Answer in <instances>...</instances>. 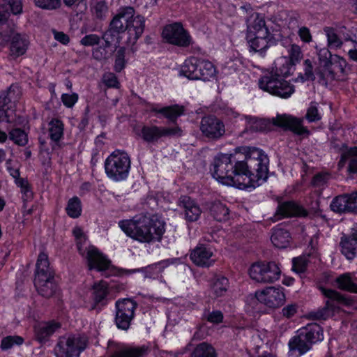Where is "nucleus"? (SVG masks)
Instances as JSON below:
<instances>
[{
	"label": "nucleus",
	"instance_id": "1",
	"mask_svg": "<svg viewBox=\"0 0 357 357\" xmlns=\"http://www.w3.org/2000/svg\"><path fill=\"white\" fill-rule=\"evenodd\" d=\"M268 158L261 150L238 147L234 154L221 153L215 159L213 176L225 185L255 188L267 178Z\"/></svg>",
	"mask_w": 357,
	"mask_h": 357
},
{
	"label": "nucleus",
	"instance_id": "2",
	"mask_svg": "<svg viewBox=\"0 0 357 357\" xmlns=\"http://www.w3.org/2000/svg\"><path fill=\"white\" fill-rule=\"evenodd\" d=\"M118 225L127 236L139 243L160 241L165 231V222L158 215H137L119 221Z\"/></svg>",
	"mask_w": 357,
	"mask_h": 357
},
{
	"label": "nucleus",
	"instance_id": "3",
	"mask_svg": "<svg viewBox=\"0 0 357 357\" xmlns=\"http://www.w3.org/2000/svg\"><path fill=\"white\" fill-rule=\"evenodd\" d=\"M292 73V66L289 61L285 58H278L272 70L259 78V87L273 96L289 98L295 91L294 85L287 80Z\"/></svg>",
	"mask_w": 357,
	"mask_h": 357
},
{
	"label": "nucleus",
	"instance_id": "4",
	"mask_svg": "<svg viewBox=\"0 0 357 357\" xmlns=\"http://www.w3.org/2000/svg\"><path fill=\"white\" fill-rule=\"evenodd\" d=\"M318 61L313 68L311 61L307 59L304 62L305 75L307 79H315V75L326 83L336 78L338 73H343L347 66L346 61L338 55H332L326 48H321L317 52Z\"/></svg>",
	"mask_w": 357,
	"mask_h": 357
},
{
	"label": "nucleus",
	"instance_id": "5",
	"mask_svg": "<svg viewBox=\"0 0 357 357\" xmlns=\"http://www.w3.org/2000/svg\"><path fill=\"white\" fill-rule=\"evenodd\" d=\"M72 234L79 255L86 259L89 269H94L99 272L112 269L110 260L97 248L90 244L88 236L82 227L79 225L73 227Z\"/></svg>",
	"mask_w": 357,
	"mask_h": 357
},
{
	"label": "nucleus",
	"instance_id": "6",
	"mask_svg": "<svg viewBox=\"0 0 357 357\" xmlns=\"http://www.w3.org/2000/svg\"><path fill=\"white\" fill-rule=\"evenodd\" d=\"M245 39L250 52H261L268 47L273 36L262 15L255 13L248 20Z\"/></svg>",
	"mask_w": 357,
	"mask_h": 357
},
{
	"label": "nucleus",
	"instance_id": "7",
	"mask_svg": "<svg viewBox=\"0 0 357 357\" xmlns=\"http://www.w3.org/2000/svg\"><path fill=\"white\" fill-rule=\"evenodd\" d=\"M131 165L128 154L121 150L113 151L105 161V171L109 178L119 182L126 180Z\"/></svg>",
	"mask_w": 357,
	"mask_h": 357
},
{
	"label": "nucleus",
	"instance_id": "8",
	"mask_svg": "<svg viewBox=\"0 0 357 357\" xmlns=\"http://www.w3.org/2000/svg\"><path fill=\"white\" fill-rule=\"evenodd\" d=\"M281 273L279 264L275 261H257L248 269L250 278L261 284L274 283L280 279Z\"/></svg>",
	"mask_w": 357,
	"mask_h": 357
},
{
	"label": "nucleus",
	"instance_id": "9",
	"mask_svg": "<svg viewBox=\"0 0 357 357\" xmlns=\"http://www.w3.org/2000/svg\"><path fill=\"white\" fill-rule=\"evenodd\" d=\"M20 90L16 85H12L8 91L0 94V121L13 123L17 126L21 123L20 119H16L13 109L15 102L20 96Z\"/></svg>",
	"mask_w": 357,
	"mask_h": 357
},
{
	"label": "nucleus",
	"instance_id": "10",
	"mask_svg": "<svg viewBox=\"0 0 357 357\" xmlns=\"http://www.w3.org/2000/svg\"><path fill=\"white\" fill-rule=\"evenodd\" d=\"M86 346V339L84 337H63L55 348V354L56 357H78Z\"/></svg>",
	"mask_w": 357,
	"mask_h": 357
},
{
	"label": "nucleus",
	"instance_id": "11",
	"mask_svg": "<svg viewBox=\"0 0 357 357\" xmlns=\"http://www.w3.org/2000/svg\"><path fill=\"white\" fill-rule=\"evenodd\" d=\"M255 298L266 307L276 309L286 301L284 289L281 287L270 286L255 291Z\"/></svg>",
	"mask_w": 357,
	"mask_h": 357
},
{
	"label": "nucleus",
	"instance_id": "12",
	"mask_svg": "<svg viewBox=\"0 0 357 357\" xmlns=\"http://www.w3.org/2000/svg\"><path fill=\"white\" fill-rule=\"evenodd\" d=\"M162 37L167 43L178 47H188L192 44V38L181 23L166 25Z\"/></svg>",
	"mask_w": 357,
	"mask_h": 357
},
{
	"label": "nucleus",
	"instance_id": "13",
	"mask_svg": "<svg viewBox=\"0 0 357 357\" xmlns=\"http://www.w3.org/2000/svg\"><path fill=\"white\" fill-rule=\"evenodd\" d=\"M136 307V303L131 299L124 298L116 301L115 321L119 328L127 330L129 328Z\"/></svg>",
	"mask_w": 357,
	"mask_h": 357
},
{
	"label": "nucleus",
	"instance_id": "14",
	"mask_svg": "<svg viewBox=\"0 0 357 357\" xmlns=\"http://www.w3.org/2000/svg\"><path fill=\"white\" fill-rule=\"evenodd\" d=\"M320 290L328 300L326 302V307L319 312V318L326 319L333 316L335 310L339 308V304L347 303V299L335 290L324 287H320Z\"/></svg>",
	"mask_w": 357,
	"mask_h": 357
},
{
	"label": "nucleus",
	"instance_id": "15",
	"mask_svg": "<svg viewBox=\"0 0 357 357\" xmlns=\"http://www.w3.org/2000/svg\"><path fill=\"white\" fill-rule=\"evenodd\" d=\"M200 130L208 138L217 139L225 133L224 123L215 116L204 117L201 121Z\"/></svg>",
	"mask_w": 357,
	"mask_h": 357
},
{
	"label": "nucleus",
	"instance_id": "16",
	"mask_svg": "<svg viewBox=\"0 0 357 357\" xmlns=\"http://www.w3.org/2000/svg\"><path fill=\"white\" fill-rule=\"evenodd\" d=\"M132 16H134L133 8L128 6L120 8L113 17L107 31H111V34L119 37V33L126 30L129 20Z\"/></svg>",
	"mask_w": 357,
	"mask_h": 357
},
{
	"label": "nucleus",
	"instance_id": "17",
	"mask_svg": "<svg viewBox=\"0 0 357 357\" xmlns=\"http://www.w3.org/2000/svg\"><path fill=\"white\" fill-rule=\"evenodd\" d=\"M181 130L178 127L162 128L157 126H144L142 130L143 139L148 142L158 141L162 137L180 135Z\"/></svg>",
	"mask_w": 357,
	"mask_h": 357
},
{
	"label": "nucleus",
	"instance_id": "18",
	"mask_svg": "<svg viewBox=\"0 0 357 357\" xmlns=\"http://www.w3.org/2000/svg\"><path fill=\"white\" fill-rule=\"evenodd\" d=\"M215 249L208 245H198L190 254V259L199 266H210L215 262Z\"/></svg>",
	"mask_w": 357,
	"mask_h": 357
},
{
	"label": "nucleus",
	"instance_id": "19",
	"mask_svg": "<svg viewBox=\"0 0 357 357\" xmlns=\"http://www.w3.org/2000/svg\"><path fill=\"white\" fill-rule=\"evenodd\" d=\"M104 44L96 47L93 51V56L96 60L107 59L114 52V47L119 42V37L111 34V31H106L103 35Z\"/></svg>",
	"mask_w": 357,
	"mask_h": 357
},
{
	"label": "nucleus",
	"instance_id": "20",
	"mask_svg": "<svg viewBox=\"0 0 357 357\" xmlns=\"http://www.w3.org/2000/svg\"><path fill=\"white\" fill-rule=\"evenodd\" d=\"M289 357H301L312 349V345L305 339L300 329L297 334L292 337L288 342Z\"/></svg>",
	"mask_w": 357,
	"mask_h": 357
},
{
	"label": "nucleus",
	"instance_id": "21",
	"mask_svg": "<svg viewBox=\"0 0 357 357\" xmlns=\"http://www.w3.org/2000/svg\"><path fill=\"white\" fill-rule=\"evenodd\" d=\"M303 119L294 117L290 115L282 114L278 115L274 119V123L277 126L291 130L298 135L309 134V131L305 128L302 123Z\"/></svg>",
	"mask_w": 357,
	"mask_h": 357
},
{
	"label": "nucleus",
	"instance_id": "22",
	"mask_svg": "<svg viewBox=\"0 0 357 357\" xmlns=\"http://www.w3.org/2000/svg\"><path fill=\"white\" fill-rule=\"evenodd\" d=\"M145 26L144 17L140 15H136L134 10V16L129 20L127 29L130 44H135L144 32Z\"/></svg>",
	"mask_w": 357,
	"mask_h": 357
},
{
	"label": "nucleus",
	"instance_id": "23",
	"mask_svg": "<svg viewBox=\"0 0 357 357\" xmlns=\"http://www.w3.org/2000/svg\"><path fill=\"white\" fill-rule=\"evenodd\" d=\"M93 303L91 309H96L99 305L107 304V297L109 294L108 285L106 282L99 281L95 282L91 287Z\"/></svg>",
	"mask_w": 357,
	"mask_h": 357
},
{
	"label": "nucleus",
	"instance_id": "24",
	"mask_svg": "<svg viewBox=\"0 0 357 357\" xmlns=\"http://www.w3.org/2000/svg\"><path fill=\"white\" fill-rule=\"evenodd\" d=\"M229 287L228 279L223 275H215L210 280L209 294L212 298L224 296Z\"/></svg>",
	"mask_w": 357,
	"mask_h": 357
},
{
	"label": "nucleus",
	"instance_id": "25",
	"mask_svg": "<svg viewBox=\"0 0 357 357\" xmlns=\"http://www.w3.org/2000/svg\"><path fill=\"white\" fill-rule=\"evenodd\" d=\"M305 211L293 202H286L278 206L276 215L278 218L291 216H305Z\"/></svg>",
	"mask_w": 357,
	"mask_h": 357
},
{
	"label": "nucleus",
	"instance_id": "26",
	"mask_svg": "<svg viewBox=\"0 0 357 357\" xmlns=\"http://www.w3.org/2000/svg\"><path fill=\"white\" fill-rule=\"evenodd\" d=\"M341 252L348 259L357 255V230L349 236H344L340 242Z\"/></svg>",
	"mask_w": 357,
	"mask_h": 357
},
{
	"label": "nucleus",
	"instance_id": "27",
	"mask_svg": "<svg viewBox=\"0 0 357 357\" xmlns=\"http://www.w3.org/2000/svg\"><path fill=\"white\" fill-rule=\"evenodd\" d=\"M201 59L191 57L186 59L181 66V74L190 79H199Z\"/></svg>",
	"mask_w": 357,
	"mask_h": 357
},
{
	"label": "nucleus",
	"instance_id": "28",
	"mask_svg": "<svg viewBox=\"0 0 357 357\" xmlns=\"http://www.w3.org/2000/svg\"><path fill=\"white\" fill-rule=\"evenodd\" d=\"M29 41L25 36L17 33H12L10 36V51L14 56H19L24 54L28 47Z\"/></svg>",
	"mask_w": 357,
	"mask_h": 357
},
{
	"label": "nucleus",
	"instance_id": "29",
	"mask_svg": "<svg viewBox=\"0 0 357 357\" xmlns=\"http://www.w3.org/2000/svg\"><path fill=\"white\" fill-rule=\"evenodd\" d=\"M34 284L39 294L45 297L52 296L56 288L53 275L50 277L35 279Z\"/></svg>",
	"mask_w": 357,
	"mask_h": 357
},
{
	"label": "nucleus",
	"instance_id": "30",
	"mask_svg": "<svg viewBox=\"0 0 357 357\" xmlns=\"http://www.w3.org/2000/svg\"><path fill=\"white\" fill-rule=\"evenodd\" d=\"M300 331L303 333L305 339L312 346L324 340L323 330L321 326L317 324L313 323L308 324L300 328Z\"/></svg>",
	"mask_w": 357,
	"mask_h": 357
},
{
	"label": "nucleus",
	"instance_id": "31",
	"mask_svg": "<svg viewBox=\"0 0 357 357\" xmlns=\"http://www.w3.org/2000/svg\"><path fill=\"white\" fill-rule=\"evenodd\" d=\"M180 202L184 208L186 220L193 222L199 218L202 211L192 199L188 197H183L181 199Z\"/></svg>",
	"mask_w": 357,
	"mask_h": 357
},
{
	"label": "nucleus",
	"instance_id": "32",
	"mask_svg": "<svg viewBox=\"0 0 357 357\" xmlns=\"http://www.w3.org/2000/svg\"><path fill=\"white\" fill-rule=\"evenodd\" d=\"M60 328V324L55 321L39 324L35 328L36 336L38 341L44 342Z\"/></svg>",
	"mask_w": 357,
	"mask_h": 357
},
{
	"label": "nucleus",
	"instance_id": "33",
	"mask_svg": "<svg viewBox=\"0 0 357 357\" xmlns=\"http://www.w3.org/2000/svg\"><path fill=\"white\" fill-rule=\"evenodd\" d=\"M271 240L272 243L278 248H284L289 245L291 236L288 231L282 227L273 229Z\"/></svg>",
	"mask_w": 357,
	"mask_h": 357
},
{
	"label": "nucleus",
	"instance_id": "34",
	"mask_svg": "<svg viewBox=\"0 0 357 357\" xmlns=\"http://www.w3.org/2000/svg\"><path fill=\"white\" fill-rule=\"evenodd\" d=\"M199 72V79L204 81H211L216 79L218 77L216 67L208 60L201 59Z\"/></svg>",
	"mask_w": 357,
	"mask_h": 357
},
{
	"label": "nucleus",
	"instance_id": "35",
	"mask_svg": "<svg viewBox=\"0 0 357 357\" xmlns=\"http://www.w3.org/2000/svg\"><path fill=\"white\" fill-rule=\"evenodd\" d=\"M52 275L53 272L49 266L47 255L44 252L40 253L36 263L35 279L50 277Z\"/></svg>",
	"mask_w": 357,
	"mask_h": 357
},
{
	"label": "nucleus",
	"instance_id": "36",
	"mask_svg": "<svg viewBox=\"0 0 357 357\" xmlns=\"http://www.w3.org/2000/svg\"><path fill=\"white\" fill-rule=\"evenodd\" d=\"M155 113L161 114L170 121H175L183 112V107L178 105L169 107L153 106L151 109Z\"/></svg>",
	"mask_w": 357,
	"mask_h": 357
},
{
	"label": "nucleus",
	"instance_id": "37",
	"mask_svg": "<svg viewBox=\"0 0 357 357\" xmlns=\"http://www.w3.org/2000/svg\"><path fill=\"white\" fill-rule=\"evenodd\" d=\"M242 65L241 59L238 53H232L226 58L222 66V73L225 75L231 74L237 70Z\"/></svg>",
	"mask_w": 357,
	"mask_h": 357
},
{
	"label": "nucleus",
	"instance_id": "38",
	"mask_svg": "<svg viewBox=\"0 0 357 357\" xmlns=\"http://www.w3.org/2000/svg\"><path fill=\"white\" fill-rule=\"evenodd\" d=\"M335 283L340 289L357 293V284L352 280L350 273H344L340 275L336 278Z\"/></svg>",
	"mask_w": 357,
	"mask_h": 357
},
{
	"label": "nucleus",
	"instance_id": "39",
	"mask_svg": "<svg viewBox=\"0 0 357 357\" xmlns=\"http://www.w3.org/2000/svg\"><path fill=\"white\" fill-rule=\"evenodd\" d=\"M350 198L349 195H344L336 197L331 204V208L335 212L350 211Z\"/></svg>",
	"mask_w": 357,
	"mask_h": 357
},
{
	"label": "nucleus",
	"instance_id": "40",
	"mask_svg": "<svg viewBox=\"0 0 357 357\" xmlns=\"http://www.w3.org/2000/svg\"><path fill=\"white\" fill-rule=\"evenodd\" d=\"M92 15L96 19H105L109 12L107 3L103 0H97L91 6Z\"/></svg>",
	"mask_w": 357,
	"mask_h": 357
},
{
	"label": "nucleus",
	"instance_id": "41",
	"mask_svg": "<svg viewBox=\"0 0 357 357\" xmlns=\"http://www.w3.org/2000/svg\"><path fill=\"white\" fill-rule=\"evenodd\" d=\"M66 211L68 215L72 218H79L82 211L80 199L77 197L70 199L66 205Z\"/></svg>",
	"mask_w": 357,
	"mask_h": 357
},
{
	"label": "nucleus",
	"instance_id": "42",
	"mask_svg": "<svg viewBox=\"0 0 357 357\" xmlns=\"http://www.w3.org/2000/svg\"><path fill=\"white\" fill-rule=\"evenodd\" d=\"M210 212L211 215L218 221H225L228 218L229 210L226 206L220 202L212 204Z\"/></svg>",
	"mask_w": 357,
	"mask_h": 357
},
{
	"label": "nucleus",
	"instance_id": "43",
	"mask_svg": "<svg viewBox=\"0 0 357 357\" xmlns=\"http://www.w3.org/2000/svg\"><path fill=\"white\" fill-rule=\"evenodd\" d=\"M50 135L52 140L57 142L63 136V124L58 119H53L50 123L49 128Z\"/></svg>",
	"mask_w": 357,
	"mask_h": 357
},
{
	"label": "nucleus",
	"instance_id": "44",
	"mask_svg": "<svg viewBox=\"0 0 357 357\" xmlns=\"http://www.w3.org/2000/svg\"><path fill=\"white\" fill-rule=\"evenodd\" d=\"M145 352L146 349L142 347H126L117 351L112 357H142Z\"/></svg>",
	"mask_w": 357,
	"mask_h": 357
},
{
	"label": "nucleus",
	"instance_id": "45",
	"mask_svg": "<svg viewBox=\"0 0 357 357\" xmlns=\"http://www.w3.org/2000/svg\"><path fill=\"white\" fill-rule=\"evenodd\" d=\"M289 57L280 56V58H285L289 61V63L292 66V73L294 71L295 65L302 59L303 54L301 47L297 45H291L288 50Z\"/></svg>",
	"mask_w": 357,
	"mask_h": 357
},
{
	"label": "nucleus",
	"instance_id": "46",
	"mask_svg": "<svg viewBox=\"0 0 357 357\" xmlns=\"http://www.w3.org/2000/svg\"><path fill=\"white\" fill-rule=\"evenodd\" d=\"M191 357H215V350L211 345L203 342L196 347Z\"/></svg>",
	"mask_w": 357,
	"mask_h": 357
},
{
	"label": "nucleus",
	"instance_id": "47",
	"mask_svg": "<svg viewBox=\"0 0 357 357\" xmlns=\"http://www.w3.org/2000/svg\"><path fill=\"white\" fill-rule=\"evenodd\" d=\"M10 139L16 144L24 146L28 142L27 134L20 128H14L9 132Z\"/></svg>",
	"mask_w": 357,
	"mask_h": 357
},
{
	"label": "nucleus",
	"instance_id": "48",
	"mask_svg": "<svg viewBox=\"0 0 357 357\" xmlns=\"http://www.w3.org/2000/svg\"><path fill=\"white\" fill-rule=\"evenodd\" d=\"M327 37L328 46L330 48H338L340 47L342 42L340 38L337 36L334 29L332 28L326 27L324 29Z\"/></svg>",
	"mask_w": 357,
	"mask_h": 357
},
{
	"label": "nucleus",
	"instance_id": "49",
	"mask_svg": "<svg viewBox=\"0 0 357 357\" xmlns=\"http://www.w3.org/2000/svg\"><path fill=\"white\" fill-rule=\"evenodd\" d=\"M23 342V339L20 336H7L2 340L1 347L3 350H7L12 349L15 346L21 345Z\"/></svg>",
	"mask_w": 357,
	"mask_h": 357
},
{
	"label": "nucleus",
	"instance_id": "50",
	"mask_svg": "<svg viewBox=\"0 0 357 357\" xmlns=\"http://www.w3.org/2000/svg\"><path fill=\"white\" fill-rule=\"evenodd\" d=\"M322 117V114L318 109L317 103H311L307 109L305 119L308 122H316L319 121Z\"/></svg>",
	"mask_w": 357,
	"mask_h": 357
},
{
	"label": "nucleus",
	"instance_id": "51",
	"mask_svg": "<svg viewBox=\"0 0 357 357\" xmlns=\"http://www.w3.org/2000/svg\"><path fill=\"white\" fill-rule=\"evenodd\" d=\"M125 49L121 47L118 50L115 56L114 70L121 72L126 66Z\"/></svg>",
	"mask_w": 357,
	"mask_h": 357
},
{
	"label": "nucleus",
	"instance_id": "52",
	"mask_svg": "<svg viewBox=\"0 0 357 357\" xmlns=\"http://www.w3.org/2000/svg\"><path fill=\"white\" fill-rule=\"evenodd\" d=\"M36 6L47 10H53L59 8L61 5L60 0H33Z\"/></svg>",
	"mask_w": 357,
	"mask_h": 357
},
{
	"label": "nucleus",
	"instance_id": "53",
	"mask_svg": "<svg viewBox=\"0 0 357 357\" xmlns=\"http://www.w3.org/2000/svg\"><path fill=\"white\" fill-rule=\"evenodd\" d=\"M79 96L76 93H63L61 100L64 106L72 108L78 101Z\"/></svg>",
	"mask_w": 357,
	"mask_h": 357
},
{
	"label": "nucleus",
	"instance_id": "54",
	"mask_svg": "<svg viewBox=\"0 0 357 357\" xmlns=\"http://www.w3.org/2000/svg\"><path fill=\"white\" fill-rule=\"evenodd\" d=\"M15 184L21 188V192L24 194V195L29 199L32 196V192L30 190L29 185L27 180L20 178V176L15 178Z\"/></svg>",
	"mask_w": 357,
	"mask_h": 357
},
{
	"label": "nucleus",
	"instance_id": "55",
	"mask_svg": "<svg viewBox=\"0 0 357 357\" xmlns=\"http://www.w3.org/2000/svg\"><path fill=\"white\" fill-rule=\"evenodd\" d=\"M292 263V270L298 273H303L307 268V261L305 257L294 258Z\"/></svg>",
	"mask_w": 357,
	"mask_h": 357
},
{
	"label": "nucleus",
	"instance_id": "56",
	"mask_svg": "<svg viewBox=\"0 0 357 357\" xmlns=\"http://www.w3.org/2000/svg\"><path fill=\"white\" fill-rule=\"evenodd\" d=\"M241 120H244L247 128L252 130H258L261 129V121L255 117L243 116Z\"/></svg>",
	"mask_w": 357,
	"mask_h": 357
},
{
	"label": "nucleus",
	"instance_id": "57",
	"mask_svg": "<svg viewBox=\"0 0 357 357\" xmlns=\"http://www.w3.org/2000/svg\"><path fill=\"white\" fill-rule=\"evenodd\" d=\"M100 38L96 34H89L82 38L80 40L81 45L83 46H93L98 44Z\"/></svg>",
	"mask_w": 357,
	"mask_h": 357
},
{
	"label": "nucleus",
	"instance_id": "58",
	"mask_svg": "<svg viewBox=\"0 0 357 357\" xmlns=\"http://www.w3.org/2000/svg\"><path fill=\"white\" fill-rule=\"evenodd\" d=\"M10 11L14 15H18L22 12V0H7Z\"/></svg>",
	"mask_w": 357,
	"mask_h": 357
},
{
	"label": "nucleus",
	"instance_id": "59",
	"mask_svg": "<svg viewBox=\"0 0 357 357\" xmlns=\"http://www.w3.org/2000/svg\"><path fill=\"white\" fill-rule=\"evenodd\" d=\"M102 79L103 82L109 87H118L119 86L116 77L112 73H105Z\"/></svg>",
	"mask_w": 357,
	"mask_h": 357
},
{
	"label": "nucleus",
	"instance_id": "60",
	"mask_svg": "<svg viewBox=\"0 0 357 357\" xmlns=\"http://www.w3.org/2000/svg\"><path fill=\"white\" fill-rule=\"evenodd\" d=\"M223 314L219 310H214L208 313L207 320L213 324H220L223 320Z\"/></svg>",
	"mask_w": 357,
	"mask_h": 357
},
{
	"label": "nucleus",
	"instance_id": "61",
	"mask_svg": "<svg viewBox=\"0 0 357 357\" xmlns=\"http://www.w3.org/2000/svg\"><path fill=\"white\" fill-rule=\"evenodd\" d=\"M298 305L294 303L289 304L282 310V315L287 318H291L296 314Z\"/></svg>",
	"mask_w": 357,
	"mask_h": 357
},
{
	"label": "nucleus",
	"instance_id": "62",
	"mask_svg": "<svg viewBox=\"0 0 357 357\" xmlns=\"http://www.w3.org/2000/svg\"><path fill=\"white\" fill-rule=\"evenodd\" d=\"M298 34L300 38L305 43H310L312 40V36L308 28L302 26L299 28Z\"/></svg>",
	"mask_w": 357,
	"mask_h": 357
},
{
	"label": "nucleus",
	"instance_id": "63",
	"mask_svg": "<svg viewBox=\"0 0 357 357\" xmlns=\"http://www.w3.org/2000/svg\"><path fill=\"white\" fill-rule=\"evenodd\" d=\"M169 260H165L160 261L155 264H153L152 266H150L147 268L148 271H154L156 273H160L163 268L168 266L169 265Z\"/></svg>",
	"mask_w": 357,
	"mask_h": 357
},
{
	"label": "nucleus",
	"instance_id": "64",
	"mask_svg": "<svg viewBox=\"0 0 357 357\" xmlns=\"http://www.w3.org/2000/svg\"><path fill=\"white\" fill-rule=\"evenodd\" d=\"M53 34L54 39L63 45H67L70 41L68 36L63 32L54 31Z\"/></svg>",
	"mask_w": 357,
	"mask_h": 357
}]
</instances>
